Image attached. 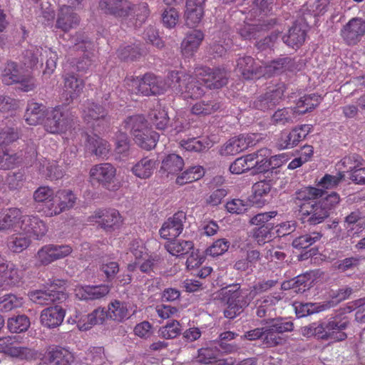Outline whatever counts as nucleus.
Listing matches in <instances>:
<instances>
[{
	"instance_id": "nucleus-35",
	"label": "nucleus",
	"mask_w": 365,
	"mask_h": 365,
	"mask_svg": "<svg viewBox=\"0 0 365 365\" xmlns=\"http://www.w3.org/2000/svg\"><path fill=\"white\" fill-rule=\"evenodd\" d=\"M165 248L172 255L180 257L194 250V244L190 240H173L165 243Z\"/></svg>"
},
{
	"instance_id": "nucleus-6",
	"label": "nucleus",
	"mask_w": 365,
	"mask_h": 365,
	"mask_svg": "<svg viewBox=\"0 0 365 365\" xmlns=\"http://www.w3.org/2000/svg\"><path fill=\"white\" fill-rule=\"evenodd\" d=\"M228 288L225 296L227 298V308L224 311V316L234 319L249 304V302L247 293L240 289L239 284L230 285Z\"/></svg>"
},
{
	"instance_id": "nucleus-9",
	"label": "nucleus",
	"mask_w": 365,
	"mask_h": 365,
	"mask_svg": "<svg viewBox=\"0 0 365 365\" xmlns=\"http://www.w3.org/2000/svg\"><path fill=\"white\" fill-rule=\"evenodd\" d=\"M196 76H200V81L209 89H219L227 83L229 73L224 68L203 67L196 71Z\"/></svg>"
},
{
	"instance_id": "nucleus-40",
	"label": "nucleus",
	"mask_w": 365,
	"mask_h": 365,
	"mask_svg": "<svg viewBox=\"0 0 365 365\" xmlns=\"http://www.w3.org/2000/svg\"><path fill=\"white\" fill-rule=\"evenodd\" d=\"M326 327L327 322L319 321L302 327L301 332L304 336H314L318 339L327 341L329 339Z\"/></svg>"
},
{
	"instance_id": "nucleus-41",
	"label": "nucleus",
	"mask_w": 365,
	"mask_h": 365,
	"mask_svg": "<svg viewBox=\"0 0 365 365\" xmlns=\"http://www.w3.org/2000/svg\"><path fill=\"white\" fill-rule=\"evenodd\" d=\"M159 139V134L147 128L140 133H137L134 140L142 148L150 150L154 148Z\"/></svg>"
},
{
	"instance_id": "nucleus-30",
	"label": "nucleus",
	"mask_w": 365,
	"mask_h": 365,
	"mask_svg": "<svg viewBox=\"0 0 365 365\" xmlns=\"http://www.w3.org/2000/svg\"><path fill=\"white\" fill-rule=\"evenodd\" d=\"M24 272L18 269L13 263H9L7 269L0 277V288L19 286L22 282Z\"/></svg>"
},
{
	"instance_id": "nucleus-59",
	"label": "nucleus",
	"mask_w": 365,
	"mask_h": 365,
	"mask_svg": "<svg viewBox=\"0 0 365 365\" xmlns=\"http://www.w3.org/2000/svg\"><path fill=\"white\" fill-rule=\"evenodd\" d=\"M358 227V230H362L365 227V217H363L361 212L355 210L351 212L344 218V227L346 229L354 230V226Z\"/></svg>"
},
{
	"instance_id": "nucleus-48",
	"label": "nucleus",
	"mask_w": 365,
	"mask_h": 365,
	"mask_svg": "<svg viewBox=\"0 0 365 365\" xmlns=\"http://www.w3.org/2000/svg\"><path fill=\"white\" fill-rule=\"evenodd\" d=\"M85 361L86 365H105L107 357L103 346H93L88 349L86 353Z\"/></svg>"
},
{
	"instance_id": "nucleus-19",
	"label": "nucleus",
	"mask_w": 365,
	"mask_h": 365,
	"mask_svg": "<svg viewBox=\"0 0 365 365\" xmlns=\"http://www.w3.org/2000/svg\"><path fill=\"white\" fill-rule=\"evenodd\" d=\"M253 145V139L249 135H240L230 138L222 148V155H235Z\"/></svg>"
},
{
	"instance_id": "nucleus-22",
	"label": "nucleus",
	"mask_w": 365,
	"mask_h": 365,
	"mask_svg": "<svg viewBox=\"0 0 365 365\" xmlns=\"http://www.w3.org/2000/svg\"><path fill=\"white\" fill-rule=\"evenodd\" d=\"M237 70L246 80L258 78L262 74V67L250 56L238 58Z\"/></svg>"
},
{
	"instance_id": "nucleus-31",
	"label": "nucleus",
	"mask_w": 365,
	"mask_h": 365,
	"mask_svg": "<svg viewBox=\"0 0 365 365\" xmlns=\"http://www.w3.org/2000/svg\"><path fill=\"white\" fill-rule=\"evenodd\" d=\"M224 104L219 98L208 101L202 100L195 103L191 108V113L196 115H209L215 112L221 111Z\"/></svg>"
},
{
	"instance_id": "nucleus-4",
	"label": "nucleus",
	"mask_w": 365,
	"mask_h": 365,
	"mask_svg": "<svg viewBox=\"0 0 365 365\" xmlns=\"http://www.w3.org/2000/svg\"><path fill=\"white\" fill-rule=\"evenodd\" d=\"M125 83L133 93L145 96L160 95L165 90L161 78L152 73H146L142 78L126 77Z\"/></svg>"
},
{
	"instance_id": "nucleus-29",
	"label": "nucleus",
	"mask_w": 365,
	"mask_h": 365,
	"mask_svg": "<svg viewBox=\"0 0 365 365\" xmlns=\"http://www.w3.org/2000/svg\"><path fill=\"white\" fill-rule=\"evenodd\" d=\"M81 135L87 142L86 147L93 154L103 158L107 156L110 149L106 140L96 134L88 135L87 133H82Z\"/></svg>"
},
{
	"instance_id": "nucleus-60",
	"label": "nucleus",
	"mask_w": 365,
	"mask_h": 365,
	"mask_svg": "<svg viewBox=\"0 0 365 365\" xmlns=\"http://www.w3.org/2000/svg\"><path fill=\"white\" fill-rule=\"evenodd\" d=\"M181 325L177 320L168 322L166 325L159 329V336L165 339H171L177 337L181 333Z\"/></svg>"
},
{
	"instance_id": "nucleus-1",
	"label": "nucleus",
	"mask_w": 365,
	"mask_h": 365,
	"mask_svg": "<svg viewBox=\"0 0 365 365\" xmlns=\"http://www.w3.org/2000/svg\"><path fill=\"white\" fill-rule=\"evenodd\" d=\"M340 202L338 193L332 192L315 202L299 203V217L302 223L309 225H317L322 223Z\"/></svg>"
},
{
	"instance_id": "nucleus-5",
	"label": "nucleus",
	"mask_w": 365,
	"mask_h": 365,
	"mask_svg": "<svg viewBox=\"0 0 365 365\" xmlns=\"http://www.w3.org/2000/svg\"><path fill=\"white\" fill-rule=\"evenodd\" d=\"M73 121V115L69 109L57 106L48 113L44 127L51 133H64L71 127Z\"/></svg>"
},
{
	"instance_id": "nucleus-34",
	"label": "nucleus",
	"mask_w": 365,
	"mask_h": 365,
	"mask_svg": "<svg viewBox=\"0 0 365 365\" xmlns=\"http://www.w3.org/2000/svg\"><path fill=\"white\" fill-rule=\"evenodd\" d=\"M184 160L182 157L175 153H171L165 157L162 161L160 172L168 175H176L184 167Z\"/></svg>"
},
{
	"instance_id": "nucleus-49",
	"label": "nucleus",
	"mask_w": 365,
	"mask_h": 365,
	"mask_svg": "<svg viewBox=\"0 0 365 365\" xmlns=\"http://www.w3.org/2000/svg\"><path fill=\"white\" fill-rule=\"evenodd\" d=\"M273 229L274 224L257 227L252 230L250 236L259 245H262L272 240L274 235L272 232Z\"/></svg>"
},
{
	"instance_id": "nucleus-42",
	"label": "nucleus",
	"mask_w": 365,
	"mask_h": 365,
	"mask_svg": "<svg viewBox=\"0 0 365 365\" xmlns=\"http://www.w3.org/2000/svg\"><path fill=\"white\" fill-rule=\"evenodd\" d=\"M280 298L272 295H267L257 299L255 302V308L256 309V315L259 318H264L270 314L273 310V307L279 300Z\"/></svg>"
},
{
	"instance_id": "nucleus-36",
	"label": "nucleus",
	"mask_w": 365,
	"mask_h": 365,
	"mask_svg": "<svg viewBox=\"0 0 365 365\" xmlns=\"http://www.w3.org/2000/svg\"><path fill=\"white\" fill-rule=\"evenodd\" d=\"M156 165V160L155 159L145 157L133 165L132 172L138 178L147 179L153 175Z\"/></svg>"
},
{
	"instance_id": "nucleus-37",
	"label": "nucleus",
	"mask_w": 365,
	"mask_h": 365,
	"mask_svg": "<svg viewBox=\"0 0 365 365\" xmlns=\"http://www.w3.org/2000/svg\"><path fill=\"white\" fill-rule=\"evenodd\" d=\"M21 211L19 208H10L0 213V231L6 230L14 227L20 224Z\"/></svg>"
},
{
	"instance_id": "nucleus-56",
	"label": "nucleus",
	"mask_w": 365,
	"mask_h": 365,
	"mask_svg": "<svg viewBox=\"0 0 365 365\" xmlns=\"http://www.w3.org/2000/svg\"><path fill=\"white\" fill-rule=\"evenodd\" d=\"M56 200L59 201L63 212L72 208L76 202L77 197L76 195L70 190H61L56 192Z\"/></svg>"
},
{
	"instance_id": "nucleus-14",
	"label": "nucleus",
	"mask_w": 365,
	"mask_h": 365,
	"mask_svg": "<svg viewBox=\"0 0 365 365\" xmlns=\"http://www.w3.org/2000/svg\"><path fill=\"white\" fill-rule=\"evenodd\" d=\"M277 21L275 18L259 19L255 24H245L238 29V34L246 40L255 39L262 32L274 27Z\"/></svg>"
},
{
	"instance_id": "nucleus-21",
	"label": "nucleus",
	"mask_w": 365,
	"mask_h": 365,
	"mask_svg": "<svg viewBox=\"0 0 365 365\" xmlns=\"http://www.w3.org/2000/svg\"><path fill=\"white\" fill-rule=\"evenodd\" d=\"M83 88V81L75 75H66L64 77L63 92L61 94L62 101L65 104H70L77 98Z\"/></svg>"
},
{
	"instance_id": "nucleus-44",
	"label": "nucleus",
	"mask_w": 365,
	"mask_h": 365,
	"mask_svg": "<svg viewBox=\"0 0 365 365\" xmlns=\"http://www.w3.org/2000/svg\"><path fill=\"white\" fill-rule=\"evenodd\" d=\"M1 80L6 85H11L18 81L21 75L16 62L8 61L1 66Z\"/></svg>"
},
{
	"instance_id": "nucleus-11",
	"label": "nucleus",
	"mask_w": 365,
	"mask_h": 365,
	"mask_svg": "<svg viewBox=\"0 0 365 365\" xmlns=\"http://www.w3.org/2000/svg\"><path fill=\"white\" fill-rule=\"evenodd\" d=\"M92 181H95L103 187L110 190L115 179L116 169L110 163H103L93 165L89 172Z\"/></svg>"
},
{
	"instance_id": "nucleus-51",
	"label": "nucleus",
	"mask_w": 365,
	"mask_h": 365,
	"mask_svg": "<svg viewBox=\"0 0 365 365\" xmlns=\"http://www.w3.org/2000/svg\"><path fill=\"white\" fill-rule=\"evenodd\" d=\"M29 318L25 314L13 316L8 319L7 327L12 333L26 331L30 327Z\"/></svg>"
},
{
	"instance_id": "nucleus-20",
	"label": "nucleus",
	"mask_w": 365,
	"mask_h": 365,
	"mask_svg": "<svg viewBox=\"0 0 365 365\" xmlns=\"http://www.w3.org/2000/svg\"><path fill=\"white\" fill-rule=\"evenodd\" d=\"M349 322L346 317L335 316L327 322L328 339L334 341H343L347 335L344 331L349 326Z\"/></svg>"
},
{
	"instance_id": "nucleus-24",
	"label": "nucleus",
	"mask_w": 365,
	"mask_h": 365,
	"mask_svg": "<svg viewBox=\"0 0 365 365\" xmlns=\"http://www.w3.org/2000/svg\"><path fill=\"white\" fill-rule=\"evenodd\" d=\"M73 359L71 353L61 346L50 347L43 358L46 365H68Z\"/></svg>"
},
{
	"instance_id": "nucleus-28",
	"label": "nucleus",
	"mask_w": 365,
	"mask_h": 365,
	"mask_svg": "<svg viewBox=\"0 0 365 365\" xmlns=\"http://www.w3.org/2000/svg\"><path fill=\"white\" fill-rule=\"evenodd\" d=\"M306 36L307 32L304 26L300 23H294L288 32L282 36V40L288 46L298 48L304 43Z\"/></svg>"
},
{
	"instance_id": "nucleus-55",
	"label": "nucleus",
	"mask_w": 365,
	"mask_h": 365,
	"mask_svg": "<svg viewBox=\"0 0 365 365\" xmlns=\"http://www.w3.org/2000/svg\"><path fill=\"white\" fill-rule=\"evenodd\" d=\"M254 155H247L237 158L230 166V171L232 174L240 175L252 169V163Z\"/></svg>"
},
{
	"instance_id": "nucleus-15",
	"label": "nucleus",
	"mask_w": 365,
	"mask_h": 365,
	"mask_svg": "<svg viewBox=\"0 0 365 365\" xmlns=\"http://www.w3.org/2000/svg\"><path fill=\"white\" fill-rule=\"evenodd\" d=\"M186 215L182 211H178L173 217H169L159 230L162 238L169 240L178 237L182 232Z\"/></svg>"
},
{
	"instance_id": "nucleus-25",
	"label": "nucleus",
	"mask_w": 365,
	"mask_h": 365,
	"mask_svg": "<svg viewBox=\"0 0 365 365\" xmlns=\"http://www.w3.org/2000/svg\"><path fill=\"white\" fill-rule=\"evenodd\" d=\"M47 114L46 106L31 101L27 104L24 119L29 125H36L43 121L45 122V118Z\"/></svg>"
},
{
	"instance_id": "nucleus-8",
	"label": "nucleus",
	"mask_w": 365,
	"mask_h": 365,
	"mask_svg": "<svg viewBox=\"0 0 365 365\" xmlns=\"http://www.w3.org/2000/svg\"><path fill=\"white\" fill-rule=\"evenodd\" d=\"M312 125L304 124L293 128L290 131L280 133L276 142V146L280 149H290L297 146L311 133Z\"/></svg>"
},
{
	"instance_id": "nucleus-12",
	"label": "nucleus",
	"mask_w": 365,
	"mask_h": 365,
	"mask_svg": "<svg viewBox=\"0 0 365 365\" xmlns=\"http://www.w3.org/2000/svg\"><path fill=\"white\" fill-rule=\"evenodd\" d=\"M83 118L92 127H100L109 123L107 110L103 106L91 101H88L84 105Z\"/></svg>"
},
{
	"instance_id": "nucleus-63",
	"label": "nucleus",
	"mask_w": 365,
	"mask_h": 365,
	"mask_svg": "<svg viewBox=\"0 0 365 365\" xmlns=\"http://www.w3.org/2000/svg\"><path fill=\"white\" fill-rule=\"evenodd\" d=\"M185 23L189 27L196 26L203 16V7H193L186 6Z\"/></svg>"
},
{
	"instance_id": "nucleus-64",
	"label": "nucleus",
	"mask_w": 365,
	"mask_h": 365,
	"mask_svg": "<svg viewBox=\"0 0 365 365\" xmlns=\"http://www.w3.org/2000/svg\"><path fill=\"white\" fill-rule=\"evenodd\" d=\"M5 353L12 357L27 360L34 358L36 355V352L34 349L25 346H8Z\"/></svg>"
},
{
	"instance_id": "nucleus-53",
	"label": "nucleus",
	"mask_w": 365,
	"mask_h": 365,
	"mask_svg": "<svg viewBox=\"0 0 365 365\" xmlns=\"http://www.w3.org/2000/svg\"><path fill=\"white\" fill-rule=\"evenodd\" d=\"M364 160L359 155L351 153L344 157L338 163L339 169H344V172H354L364 165Z\"/></svg>"
},
{
	"instance_id": "nucleus-45",
	"label": "nucleus",
	"mask_w": 365,
	"mask_h": 365,
	"mask_svg": "<svg viewBox=\"0 0 365 365\" xmlns=\"http://www.w3.org/2000/svg\"><path fill=\"white\" fill-rule=\"evenodd\" d=\"M124 128L129 131L134 138L137 133H140L147 128V120L142 115H133L127 117L124 121Z\"/></svg>"
},
{
	"instance_id": "nucleus-47",
	"label": "nucleus",
	"mask_w": 365,
	"mask_h": 365,
	"mask_svg": "<svg viewBox=\"0 0 365 365\" xmlns=\"http://www.w3.org/2000/svg\"><path fill=\"white\" fill-rule=\"evenodd\" d=\"M270 67L275 73H281L288 71L294 72L299 70V64L294 58L286 56L277 58L271 63Z\"/></svg>"
},
{
	"instance_id": "nucleus-39",
	"label": "nucleus",
	"mask_w": 365,
	"mask_h": 365,
	"mask_svg": "<svg viewBox=\"0 0 365 365\" xmlns=\"http://www.w3.org/2000/svg\"><path fill=\"white\" fill-rule=\"evenodd\" d=\"M296 117L297 111L295 108H279L271 116L270 123L274 125H285L294 123Z\"/></svg>"
},
{
	"instance_id": "nucleus-33",
	"label": "nucleus",
	"mask_w": 365,
	"mask_h": 365,
	"mask_svg": "<svg viewBox=\"0 0 365 365\" xmlns=\"http://www.w3.org/2000/svg\"><path fill=\"white\" fill-rule=\"evenodd\" d=\"M333 306L334 303L332 302H325L323 303H298L294 304V309L297 317L301 318L324 311Z\"/></svg>"
},
{
	"instance_id": "nucleus-50",
	"label": "nucleus",
	"mask_w": 365,
	"mask_h": 365,
	"mask_svg": "<svg viewBox=\"0 0 365 365\" xmlns=\"http://www.w3.org/2000/svg\"><path fill=\"white\" fill-rule=\"evenodd\" d=\"M108 314L109 319L122 322L125 319L128 318V311L125 303L114 300L111 302L108 306Z\"/></svg>"
},
{
	"instance_id": "nucleus-58",
	"label": "nucleus",
	"mask_w": 365,
	"mask_h": 365,
	"mask_svg": "<svg viewBox=\"0 0 365 365\" xmlns=\"http://www.w3.org/2000/svg\"><path fill=\"white\" fill-rule=\"evenodd\" d=\"M322 237L320 232H314L309 234L303 235L294 239L292 245L297 249H307Z\"/></svg>"
},
{
	"instance_id": "nucleus-57",
	"label": "nucleus",
	"mask_w": 365,
	"mask_h": 365,
	"mask_svg": "<svg viewBox=\"0 0 365 365\" xmlns=\"http://www.w3.org/2000/svg\"><path fill=\"white\" fill-rule=\"evenodd\" d=\"M149 118L153 125L158 130L166 128L169 118L168 113L165 109H154L149 113Z\"/></svg>"
},
{
	"instance_id": "nucleus-7",
	"label": "nucleus",
	"mask_w": 365,
	"mask_h": 365,
	"mask_svg": "<svg viewBox=\"0 0 365 365\" xmlns=\"http://www.w3.org/2000/svg\"><path fill=\"white\" fill-rule=\"evenodd\" d=\"M286 90L287 86L284 83H279L274 89L257 96L250 101V106L264 112L272 110L283 100Z\"/></svg>"
},
{
	"instance_id": "nucleus-61",
	"label": "nucleus",
	"mask_w": 365,
	"mask_h": 365,
	"mask_svg": "<svg viewBox=\"0 0 365 365\" xmlns=\"http://www.w3.org/2000/svg\"><path fill=\"white\" fill-rule=\"evenodd\" d=\"M23 304V298L14 294H6L0 298V311L9 312L19 307Z\"/></svg>"
},
{
	"instance_id": "nucleus-13",
	"label": "nucleus",
	"mask_w": 365,
	"mask_h": 365,
	"mask_svg": "<svg viewBox=\"0 0 365 365\" xmlns=\"http://www.w3.org/2000/svg\"><path fill=\"white\" fill-rule=\"evenodd\" d=\"M89 218L106 232L118 229L122 222L119 212L115 209L98 210Z\"/></svg>"
},
{
	"instance_id": "nucleus-54",
	"label": "nucleus",
	"mask_w": 365,
	"mask_h": 365,
	"mask_svg": "<svg viewBox=\"0 0 365 365\" xmlns=\"http://www.w3.org/2000/svg\"><path fill=\"white\" fill-rule=\"evenodd\" d=\"M87 322L84 323L81 329H89L92 326L102 324L106 319H109L108 311L105 308L98 307L86 316Z\"/></svg>"
},
{
	"instance_id": "nucleus-2",
	"label": "nucleus",
	"mask_w": 365,
	"mask_h": 365,
	"mask_svg": "<svg viewBox=\"0 0 365 365\" xmlns=\"http://www.w3.org/2000/svg\"><path fill=\"white\" fill-rule=\"evenodd\" d=\"M168 79V86L184 99H198L205 94L202 81L192 75L173 71Z\"/></svg>"
},
{
	"instance_id": "nucleus-16",
	"label": "nucleus",
	"mask_w": 365,
	"mask_h": 365,
	"mask_svg": "<svg viewBox=\"0 0 365 365\" xmlns=\"http://www.w3.org/2000/svg\"><path fill=\"white\" fill-rule=\"evenodd\" d=\"M274 192L271 180L257 182L252 186V194L250 197V202L257 207H262L271 201Z\"/></svg>"
},
{
	"instance_id": "nucleus-32",
	"label": "nucleus",
	"mask_w": 365,
	"mask_h": 365,
	"mask_svg": "<svg viewBox=\"0 0 365 365\" xmlns=\"http://www.w3.org/2000/svg\"><path fill=\"white\" fill-rule=\"evenodd\" d=\"M203 39L204 34L200 30H192L188 32L181 43L182 54L187 57L192 56Z\"/></svg>"
},
{
	"instance_id": "nucleus-52",
	"label": "nucleus",
	"mask_w": 365,
	"mask_h": 365,
	"mask_svg": "<svg viewBox=\"0 0 365 365\" xmlns=\"http://www.w3.org/2000/svg\"><path fill=\"white\" fill-rule=\"evenodd\" d=\"M30 243L31 240L29 237L21 233H16L9 237L7 245L11 251L20 253L26 250Z\"/></svg>"
},
{
	"instance_id": "nucleus-38",
	"label": "nucleus",
	"mask_w": 365,
	"mask_h": 365,
	"mask_svg": "<svg viewBox=\"0 0 365 365\" xmlns=\"http://www.w3.org/2000/svg\"><path fill=\"white\" fill-rule=\"evenodd\" d=\"M270 150L266 148H261L256 152L250 153L254 155L252 159V169H255L256 172L264 173L270 170V164H269V158L270 156Z\"/></svg>"
},
{
	"instance_id": "nucleus-17",
	"label": "nucleus",
	"mask_w": 365,
	"mask_h": 365,
	"mask_svg": "<svg viewBox=\"0 0 365 365\" xmlns=\"http://www.w3.org/2000/svg\"><path fill=\"white\" fill-rule=\"evenodd\" d=\"M99 6L106 14L117 18H128L132 13V3L128 0H101Z\"/></svg>"
},
{
	"instance_id": "nucleus-3",
	"label": "nucleus",
	"mask_w": 365,
	"mask_h": 365,
	"mask_svg": "<svg viewBox=\"0 0 365 365\" xmlns=\"http://www.w3.org/2000/svg\"><path fill=\"white\" fill-rule=\"evenodd\" d=\"M28 296L33 302L40 305L61 303L68 297L66 282L59 279H49L43 289L31 291Z\"/></svg>"
},
{
	"instance_id": "nucleus-23",
	"label": "nucleus",
	"mask_w": 365,
	"mask_h": 365,
	"mask_svg": "<svg viewBox=\"0 0 365 365\" xmlns=\"http://www.w3.org/2000/svg\"><path fill=\"white\" fill-rule=\"evenodd\" d=\"M65 314V310L58 305L46 308L41 313V323L45 327L56 328L63 322Z\"/></svg>"
},
{
	"instance_id": "nucleus-46",
	"label": "nucleus",
	"mask_w": 365,
	"mask_h": 365,
	"mask_svg": "<svg viewBox=\"0 0 365 365\" xmlns=\"http://www.w3.org/2000/svg\"><path fill=\"white\" fill-rule=\"evenodd\" d=\"M204 168L200 165L192 166L187 168L182 174L176 178V183L182 185L196 181L203 177Z\"/></svg>"
},
{
	"instance_id": "nucleus-27",
	"label": "nucleus",
	"mask_w": 365,
	"mask_h": 365,
	"mask_svg": "<svg viewBox=\"0 0 365 365\" xmlns=\"http://www.w3.org/2000/svg\"><path fill=\"white\" fill-rule=\"evenodd\" d=\"M79 23L78 15L68 6H61L58 14L56 27L66 32L75 28Z\"/></svg>"
},
{
	"instance_id": "nucleus-62",
	"label": "nucleus",
	"mask_w": 365,
	"mask_h": 365,
	"mask_svg": "<svg viewBox=\"0 0 365 365\" xmlns=\"http://www.w3.org/2000/svg\"><path fill=\"white\" fill-rule=\"evenodd\" d=\"M320 96L316 94L304 96L299 99L297 103V108H302L306 106L304 110H299L300 113L304 114L312 111L319 104Z\"/></svg>"
},
{
	"instance_id": "nucleus-43",
	"label": "nucleus",
	"mask_w": 365,
	"mask_h": 365,
	"mask_svg": "<svg viewBox=\"0 0 365 365\" xmlns=\"http://www.w3.org/2000/svg\"><path fill=\"white\" fill-rule=\"evenodd\" d=\"M327 192L322 189L314 187H305L295 192V199L300 203L315 202L324 197Z\"/></svg>"
},
{
	"instance_id": "nucleus-10",
	"label": "nucleus",
	"mask_w": 365,
	"mask_h": 365,
	"mask_svg": "<svg viewBox=\"0 0 365 365\" xmlns=\"http://www.w3.org/2000/svg\"><path fill=\"white\" fill-rule=\"evenodd\" d=\"M365 35V20L354 17L344 24L340 30V36L349 46L356 45Z\"/></svg>"
},
{
	"instance_id": "nucleus-18",
	"label": "nucleus",
	"mask_w": 365,
	"mask_h": 365,
	"mask_svg": "<svg viewBox=\"0 0 365 365\" xmlns=\"http://www.w3.org/2000/svg\"><path fill=\"white\" fill-rule=\"evenodd\" d=\"M20 220L21 230L26 233L32 235L36 240L41 239L47 232L45 222L38 216L21 215Z\"/></svg>"
},
{
	"instance_id": "nucleus-26",
	"label": "nucleus",
	"mask_w": 365,
	"mask_h": 365,
	"mask_svg": "<svg viewBox=\"0 0 365 365\" xmlns=\"http://www.w3.org/2000/svg\"><path fill=\"white\" fill-rule=\"evenodd\" d=\"M109 292L110 287L106 284L85 286L76 289V296L81 300L93 301L106 297Z\"/></svg>"
}]
</instances>
